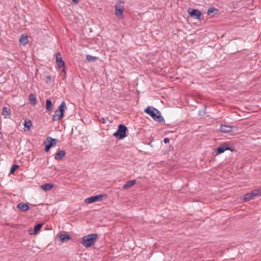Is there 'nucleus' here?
I'll return each instance as SVG.
<instances>
[{
	"mask_svg": "<svg viewBox=\"0 0 261 261\" xmlns=\"http://www.w3.org/2000/svg\"><path fill=\"white\" fill-rule=\"evenodd\" d=\"M144 112L159 122H164L163 117L161 116L160 111L156 108L149 106L145 109Z\"/></svg>",
	"mask_w": 261,
	"mask_h": 261,
	"instance_id": "obj_1",
	"label": "nucleus"
},
{
	"mask_svg": "<svg viewBox=\"0 0 261 261\" xmlns=\"http://www.w3.org/2000/svg\"><path fill=\"white\" fill-rule=\"evenodd\" d=\"M98 237V234L96 233H92L85 236L82 238L81 243L85 247H89L94 243Z\"/></svg>",
	"mask_w": 261,
	"mask_h": 261,
	"instance_id": "obj_2",
	"label": "nucleus"
},
{
	"mask_svg": "<svg viewBox=\"0 0 261 261\" xmlns=\"http://www.w3.org/2000/svg\"><path fill=\"white\" fill-rule=\"evenodd\" d=\"M66 108L65 101H62L58 109L55 112L53 116V121H59L64 115L65 109Z\"/></svg>",
	"mask_w": 261,
	"mask_h": 261,
	"instance_id": "obj_3",
	"label": "nucleus"
},
{
	"mask_svg": "<svg viewBox=\"0 0 261 261\" xmlns=\"http://www.w3.org/2000/svg\"><path fill=\"white\" fill-rule=\"evenodd\" d=\"M127 127L123 124H119L117 130L114 133V136L119 139H123L126 137Z\"/></svg>",
	"mask_w": 261,
	"mask_h": 261,
	"instance_id": "obj_4",
	"label": "nucleus"
},
{
	"mask_svg": "<svg viewBox=\"0 0 261 261\" xmlns=\"http://www.w3.org/2000/svg\"><path fill=\"white\" fill-rule=\"evenodd\" d=\"M226 150H230L233 151L234 150V148L228 147L226 144L220 146L215 150L214 152V155H217L220 153L224 152Z\"/></svg>",
	"mask_w": 261,
	"mask_h": 261,
	"instance_id": "obj_5",
	"label": "nucleus"
},
{
	"mask_svg": "<svg viewBox=\"0 0 261 261\" xmlns=\"http://www.w3.org/2000/svg\"><path fill=\"white\" fill-rule=\"evenodd\" d=\"M103 197V195L99 194L94 196L87 198L85 199V202L86 203H92L96 201H99L101 200L102 198Z\"/></svg>",
	"mask_w": 261,
	"mask_h": 261,
	"instance_id": "obj_6",
	"label": "nucleus"
},
{
	"mask_svg": "<svg viewBox=\"0 0 261 261\" xmlns=\"http://www.w3.org/2000/svg\"><path fill=\"white\" fill-rule=\"evenodd\" d=\"M56 62L59 68H63L62 71H64L65 63L63 60L60 53L59 52L56 54Z\"/></svg>",
	"mask_w": 261,
	"mask_h": 261,
	"instance_id": "obj_7",
	"label": "nucleus"
},
{
	"mask_svg": "<svg viewBox=\"0 0 261 261\" xmlns=\"http://www.w3.org/2000/svg\"><path fill=\"white\" fill-rule=\"evenodd\" d=\"M189 14L191 17H194L195 19L201 20V12L197 9H192L191 11H189Z\"/></svg>",
	"mask_w": 261,
	"mask_h": 261,
	"instance_id": "obj_8",
	"label": "nucleus"
},
{
	"mask_svg": "<svg viewBox=\"0 0 261 261\" xmlns=\"http://www.w3.org/2000/svg\"><path fill=\"white\" fill-rule=\"evenodd\" d=\"M58 141H59V140L56 139H53L50 137H47L45 141H44V143L51 147Z\"/></svg>",
	"mask_w": 261,
	"mask_h": 261,
	"instance_id": "obj_9",
	"label": "nucleus"
},
{
	"mask_svg": "<svg viewBox=\"0 0 261 261\" xmlns=\"http://www.w3.org/2000/svg\"><path fill=\"white\" fill-rule=\"evenodd\" d=\"M233 126L229 125H221L220 127V130L222 133H227L232 131Z\"/></svg>",
	"mask_w": 261,
	"mask_h": 261,
	"instance_id": "obj_10",
	"label": "nucleus"
},
{
	"mask_svg": "<svg viewBox=\"0 0 261 261\" xmlns=\"http://www.w3.org/2000/svg\"><path fill=\"white\" fill-rule=\"evenodd\" d=\"M66 155L65 151L61 150L56 152L55 154V159L56 160H61Z\"/></svg>",
	"mask_w": 261,
	"mask_h": 261,
	"instance_id": "obj_11",
	"label": "nucleus"
},
{
	"mask_svg": "<svg viewBox=\"0 0 261 261\" xmlns=\"http://www.w3.org/2000/svg\"><path fill=\"white\" fill-rule=\"evenodd\" d=\"M19 41L20 44L22 45L23 46L26 45L29 42V40L28 39L27 35L22 34L19 38Z\"/></svg>",
	"mask_w": 261,
	"mask_h": 261,
	"instance_id": "obj_12",
	"label": "nucleus"
},
{
	"mask_svg": "<svg viewBox=\"0 0 261 261\" xmlns=\"http://www.w3.org/2000/svg\"><path fill=\"white\" fill-rule=\"evenodd\" d=\"M17 208H18L20 211L22 212H25L29 210V206L26 203L20 202L17 205Z\"/></svg>",
	"mask_w": 261,
	"mask_h": 261,
	"instance_id": "obj_13",
	"label": "nucleus"
},
{
	"mask_svg": "<svg viewBox=\"0 0 261 261\" xmlns=\"http://www.w3.org/2000/svg\"><path fill=\"white\" fill-rule=\"evenodd\" d=\"M254 196H256V195L254 191H253L251 193H248L245 194L244 196V200L245 201H247L252 199Z\"/></svg>",
	"mask_w": 261,
	"mask_h": 261,
	"instance_id": "obj_14",
	"label": "nucleus"
},
{
	"mask_svg": "<svg viewBox=\"0 0 261 261\" xmlns=\"http://www.w3.org/2000/svg\"><path fill=\"white\" fill-rule=\"evenodd\" d=\"M53 109V105L51 101L49 99L46 100V110L47 111H51Z\"/></svg>",
	"mask_w": 261,
	"mask_h": 261,
	"instance_id": "obj_15",
	"label": "nucleus"
},
{
	"mask_svg": "<svg viewBox=\"0 0 261 261\" xmlns=\"http://www.w3.org/2000/svg\"><path fill=\"white\" fill-rule=\"evenodd\" d=\"M53 187V185L52 184L48 183L41 186V189L45 191H48L51 189Z\"/></svg>",
	"mask_w": 261,
	"mask_h": 261,
	"instance_id": "obj_16",
	"label": "nucleus"
},
{
	"mask_svg": "<svg viewBox=\"0 0 261 261\" xmlns=\"http://www.w3.org/2000/svg\"><path fill=\"white\" fill-rule=\"evenodd\" d=\"M136 183L135 180H132L130 181H128L125 185H123V189H128L132 187L133 185H134Z\"/></svg>",
	"mask_w": 261,
	"mask_h": 261,
	"instance_id": "obj_17",
	"label": "nucleus"
},
{
	"mask_svg": "<svg viewBox=\"0 0 261 261\" xmlns=\"http://www.w3.org/2000/svg\"><path fill=\"white\" fill-rule=\"evenodd\" d=\"M59 239L61 242H63L66 240H70L71 237L68 234H61L59 236Z\"/></svg>",
	"mask_w": 261,
	"mask_h": 261,
	"instance_id": "obj_18",
	"label": "nucleus"
},
{
	"mask_svg": "<svg viewBox=\"0 0 261 261\" xmlns=\"http://www.w3.org/2000/svg\"><path fill=\"white\" fill-rule=\"evenodd\" d=\"M32 125V122L31 120H28V121L25 120L24 124V130L25 131L29 130L30 129Z\"/></svg>",
	"mask_w": 261,
	"mask_h": 261,
	"instance_id": "obj_19",
	"label": "nucleus"
},
{
	"mask_svg": "<svg viewBox=\"0 0 261 261\" xmlns=\"http://www.w3.org/2000/svg\"><path fill=\"white\" fill-rule=\"evenodd\" d=\"M29 99L31 101L32 106H35L36 104V98L34 94H31L29 95Z\"/></svg>",
	"mask_w": 261,
	"mask_h": 261,
	"instance_id": "obj_20",
	"label": "nucleus"
},
{
	"mask_svg": "<svg viewBox=\"0 0 261 261\" xmlns=\"http://www.w3.org/2000/svg\"><path fill=\"white\" fill-rule=\"evenodd\" d=\"M2 114L4 116H7L11 114V110L7 108L4 107L2 110Z\"/></svg>",
	"mask_w": 261,
	"mask_h": 261,
	"instance_id": "obj_21",
	"label": "nucleus"
},
{
	"mask_svg": "<svg viewBox=\"0 0 261 261\" xmlns=\"http://www.w3.org/2000/svg\"><path fill=\"white\" fill-rule=\"evenodd\" d=\"M124 2L121 1H118L115 6L116 9H124Z\"/></svg>",
	"mask_w": 261,
	"mask_h": 261,
	"instance_id": "obj_22",
	"label": "nucleus"
},
{
	"mask_svg": "<svg viewBox=\"0 0 261 261\" xmlns=\"http://www.w3.org/2000/svg\"><path fill=\"white\" fill-rule=\"evenodd\" d=\"M86 60L89 62H95L97 59V58L96 57L92 56L89 55H86Z\"/></svg>",
	"mask_w": 261,
	"mask_h": 261,
	"instance_id": "obj_23",
	"label": "nucleus"
},
{
	"mask_svg": "<svg viewBox=\"0 0 261 261\" xmlns=\"http://www.w3.org/2000/svg\"><path fill=\"white\" fill-rule=\"evenodd\" d=\"M42 226V224L41 223H38L36 225H35L34 229V233L36 234L38 232V231L41 228Z\"/></svg>",
	"mask_w": 261,
	"mask_h": 261,
	"instance_id": "obj_24",
	"label": "nucleus"
},
{
	"mask_svg": "<svg viewBox=\"0 0 261 261\" xmlns=\"http://www.w3.org/2000/svg\"><path fill=\"white\" fill-rule=\"evenodd\" d=\"M115 14L117 16L120 17V16H122L123 11V9L115 8Z\"/></svg>",
	"mask_w": 261,
	"mask_h": 261,
	"instance_id": "obj_25",
	"label": "nucleus"
},
{
	"mask_svg": "<svg viewBox=\"0 0 261 261\" xmlns=\"http://www.w3.org/2000/svg\"><path fill=\"white\" fill-rule=\"evenodd\" d=\"M217 12L218 10L217 9L214 8V7H211L209 8L207 10V13L208 15L213 13H215L216 14H217Z\"/></svg>",
	"mask_w": 261,
	"mask_h": 261,
	"instance_id": "obj_26",
	"label": "nucleus"
},
{
	"mask_svg": "<svg viewBox=\"0 0 261 261\" xmlns=\"http://www.w3.org/2000/svg\"><path fill=\"white\" fill-rule=\"evenodd\" d=\"M19 168V166L18 165L14 164L12 166L10 170L11 173H13L16 169Z\"/></svg>",
	"mask_w": 261,
	"mask_h": 261,
	"instance_id": "obj_27",
	"label": "nucleus"
},
{
	"mask_svg": "<svg viewBox=\"0 0 261 261\" xmlns=\"http://www.w3.org/2000/svg\"><path fill=\"white\" fill-rule=\"evenodd\" d=\"M253 191H254L256 196H261V187Z\"/></svg>",
	"mask_w": 261,
	"mask_h": 261,
	"instance_id": "obj_28",
	"label": "nucleus"
},
{
	"mask_svg": "<svg viewBox=\"0 0 261 261\" xmlns=\"http://www.w3.org/2000/svg\"><path fill=\"white\" fill-rule=\"evenodd\" d=\"M43 144H44V146L45 147V151L47 152H48L49 150V149H50V148L51 147L49 146H48L47 144H46L44 142H43Z\"/></svg>",
	"mask_w": 261,
	"mask_h": 261,
	"instance_id": "obj_29",
	"label": "nucleus"
},
{
	"mask_svg": "<svg viewBox=\"0 0 261 261\" xmlns=\"http://www.w3.org/2000/svg\"><path fill=\"white\" fill-rule=\"evenodd\" d=\"M46 82L48 83V82H50L51 80V76L50 75H48V76H46Z\"/></svg>",
	"mask_w": 261,
	"mask_h": 261,
	"instance_id": "obj_30",
	"label": "nucleus"
},
{
	"mask_svg": "<svg viewBox=\"0 0 261 261\" xmlns=\"http://www.w3.org/2000/svg\"><path fill=\"white\" fill-rule=\"evenodd\" d=\"M169 141H170V140L168 138H165L164 139V142L166 144L168 143L169 142Z\"/></svg>",
	"mask_w": 261,
	"mask_h": 261,
	"instance_id": "obj_31",
	"label": "nucleus"
},
{
	"mask_svg": "<svg viewBox=\"0 0 261 261\" xmlns=\"http://www.w3.org/2000/svg\"><path fill=\"white\" fill-rule=\"evenodd\" d=\"M99 121L101 123H105V119H103V118H101V119H99Z\"/></svg>",
	"mask_w": 261,
	"mask_h": 261,
	"instance_id": "obj_32",
	"label": "nucleus"
},
{
	"mask_svg": "<svg viewBox=\"0 0 261 261\" xmlns=\"http://www.w3.org/2000/svg\"><path fill=\"white\" fill-rule=\"evenodd\" d=\"M73 2H74L75 4H77L79 3L80 0H72Z\"/></svg>",
	"mask_w": 261,
	"mask_h": 261,
	"instance_id": "obj_33",
	"label": "nucleus"
},
{
	"mask_svg": "<svg viewBox=\"0 0 261 261\" xmlns=\"http://www.w3.org/2000/svg\"><path fill=\"white\" fill-rule=\"evenodd\" d=\"M64 78H66V72H65V71H64Z\"/></svg>",
	"mask_w": 261,
	"mask_h": 261,
	"instance_id": "obj_34",
	"label": "nucleus"
}]
</instances>
